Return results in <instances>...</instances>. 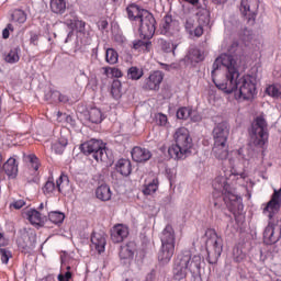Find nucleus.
<instances>
[{"instance_id":"58","label":"nucleus","mask_w":281,"mask_h":281,"mask_svg":"<svg viewBox=\"0 0 281 281\" xmlns=\"http://www.w3.org/2000/svg\"><path fill=\"white\" fill-rule=\"evenodd\" d=\"M145 281H155V276L153 273H148Z\"/></svg>"},{"instance_id":"23","label":"nucleus","mask_w":281,"mask_h":281,"mask_svg":"<svg viewBox=\"0 0 281 281\" xmlns=\"http://www.w3.org/2000/svg\"><path fill=\"white\" fill-rule=\"evenodd\" d=\"M134 254H136V243L134 241H128L119 249L121 260H133Z\"/></svg>"},{"instance_id":"35","label":"nucleus","mask_w":281,"mask_h":281,"mask_svg":"<svg viewBox=\"0 0 281 281\" xmlns=\"http://www.w3.org/2000/svg\"><path fill=\"white\" fill-rule=\"evenodd\" d=\"M266 93L270 98L280 99L281 98V85L280 83L270 85L269 87L266 88Z\"/></svg>"},{"instance_id":"49","label":"nucleus","mask_w":281,"mask_h":281,"mask_svg":"<svg viewBox=\"0 0 281 281\" xmlns=\"http://www.w3.org/2000/svg\"><path fill=\"white\" fill-rule=\"evenodd\" d=\"M189 119H191V121L194 122V123H198V122H200V121L202 120L201 115H200L196 111H194V112L189 116Z\"/></svg>"},{"instance_id":"10","label":"nucleus","mask_w":281,"mask_h":281,"mask_svg":"<svg viewBox=\"0 0 281 281\" xmlns=\"http://www.w3.org/2000/svg\"><path fill=\"white\" fill-rule=\"evenodd\" d=\"M205 57V50L198 46H189L182 63L186 67H195L198 64L203 63Z\"/></svg>"},{"instance_id":"30","label":"nucleus","mask_w":281,"mask_h":281,"mask_svg":"<svg viewBox=\"0 0 281 281\" xmlns=\"http://www.w3.org/2000/svg\"><path fill=\"white\" fill-rule=\"evenodd\" d=\"M26 159L29 160L30 162V166L31 168L33 169L34 172V176L31 180H29L30 183H36L38 182V178L36 176H38V169H40V159L38 157H36V155H29L26 156Z\"/></svg>"},{"instance_id":"1","label":"nucleus","mask_w":281,"mask_h":281,"mask_svg":"<svg viewBox=\"0 0 281 281\" xmlns=\"http://www.w3.org/2000/svg\"><path fill=\"white\" fill-rule=\"evenodd\" d=\"M222 67L226 70L225 79L220 80L214 77L212 80L216 89L226 94H231L238 89V93L235 94V99L238 100V102L251 101L256 95L255 79L249 75L240 78V72L238 68H236V63L231 55H220V57L213 61V68L220 69Z\"/></svg>"},{"instance_id":"13","label":"nucleus","mask_w":281,"mask_h":281,"mask_svg":"<svg viewBox=\"0 0 281 281\" xmlns=\"http://www.w3.org/2000/svg\"><path fill=\"white\" fill-rule=\"evenodd\" d=\"M162 81L164 72L160 70H155L154 72H150L147 78H145L142 89L145 91H158Z\"/></svg>"},{"instance_id":"9","label":"nucleus","mask_w":281,"mask_h":281,"mask_svg":"<svg viewBox=\"0 0 281 281\" xmlns=\"http://www.w3.org/2000/svg\"><path fill=\"white\" fill-rule=\"evenodd\" d=\"M36 244V233L33 229L23 228L16 239V246L22 252H29Z\"/></svg>"},{"instance_id":"54","label":"nucleus","mask_w":281,"mask_h":281,"mask_svg":"<svg viewBox=\"0 0 281 281\" xmlns=\"http://www.w3.org/2000/svg\"><path fill=\"white\" fill-rule=\"evenodd\" d=\"M238 47V42H233L232 46H229V53H236V48Z\"/></svg>"},{"instance_id":"4","label":"nucleus","mask_w":281,"mask_h":281,"mask_svg":"<svg viewBox=\"0 0 281 281\" xmlns=\"http://www.w3.org/2000/svg\"><path fill=\"white\" fill-rule=\"evenodd\" d=\"M160 241L161 248L158 252V261H160L161 265H168L175 255L176 235L173 226L168 224L165 228H162Z\"/></svg>"},{"instance_id":"24","label":"nucleus","mask_w":281,"mask_h":281,"mask_svg":"<svg viewBox=\"0 0 281 281\" xmlns=\"http://www.w3.org/2000/svg\"><path fill=\"white\" fill-rule=\"evenodd\" d=\"M190 149H191V146L171 145L168 148V155L172 159H183L184 155L188 154Z\"/></svg>"},{"instance_id":"17","label":"nucleus","mask_w":281,"mask_h":281,"mask_svg":"<svg viewBox=\"0 0 281 281\" xmlns=\"http://www.w3.org/2000/svg\"><path fill=\"white\" fill-rule=\"evenodd\" d=\"M173 138L176 146L192 147L190 131L186 127H179L178 130H176Z\"/></svg>"},{"instance_id":"52","label":"nucleus","mask_w":281,"mask_h":281,"mask_svg":"<svg viewBox=\"0 0 281 281\" xmlns=\"http://www.w3.org/2000/svg\"><path fill=\"white\" fill-rule=\"evenodd\" d=\"M8 244H9V241L4 237V234L0 232V247H5V246H8Z\"/></svg>"},{"instance_id":"20","label":"nucleus","mask_w":281,"mask_h":281,"mask_svg":"<svg viewBox=\"0 0 281 281\" xmlns=\"http://www.w3.org/2000/svg\"><path fill=\"white\" fill-rule=\"evenodd\" d=\"M132 160L135 162L142 164L146 162L151 158V153L147 148H140L139 146H135L131 151Z\"/></svg>"},{"instance_id":"33","label":"nucleus","mask_w":281,"mask_h":281,"mask_svg":"<svg viewBox=\"0 0 281 281\" xmlns=\"http://www.w3.org/2000/svg\"><path fill=\"white\" fill-rule=\"evenodd\" d=\"M146 40L147 41H142V40L135 41L133 43V48L140 53H149L151 48V42H150V38H146Z\"/></svg>"},{"instance_id":"2","label":"nucleus","mask_w":281,"mask_h":281,"mask_svg":"<svg viewBox=\"0 0 281 281\" xmlns=\"http://www.w3.org/2000/svg\"><path fill=\"white\" fill-rule=\"evenodd\" d=\"M188 271L194 277V281H202L199 272L201 271V256L194 255L191 257V252L186 250L175 261L172 267V278L177 281L184 280L188 276Z\"/></svg>"},{"instance_id":"25","label":"nucleus","mask_w":281,"mask_h":281,"mask_svg":"<svg viewBox=\"0 0 281 281\" xmlns=\"http://www.w3.org/2000/svg\"><path fill=\"white\" fill-rule=\"evenodd\" d=\"M104 246H106V240L102 234L93 233L91 235V247L97 250L98 254L104 252Z\"/></svg>"},{"instance_id":"14","label":"nucleus","mask_w":281,"mask_h":281,"mask_svg":"<svg viewBox=\"0 0 281 281\" xmlns=\"http://www.w3.org/2000/svg\"><path fill=\"white\" fill-rule=\"evenodd\" d=\"M239 12L248 22L256 21V12H258V0H241Z\"/></svg>"},{"instance_id":"26","label":"nucleus","mask_w":281,"mask_h":281,"mask_svg":"<svg viewBox=\"0 0 281 281\" xmlns=\"http://www.w3.org/2000/svg\"><path fill=\"white\" fill-rule=\"evenodd\" d=\"M0 167L9 177L16 176V172L19 171V166L16 165V159L14 157L7 159V162L3 164V166L0 165Z\"/></svg>"},{"instance_id":"21","label":"nucleus","mask_w":281,"mask_h":281,"mask_svg":"<svg viewBox=\"0 0 281 281\" xmlns=\"http://www.w3.org/2000/svg\"><path fill=\"white\" fill-rule=\"evenodd\" d=\"M178 27V22L171 15H165L160 25V33L162 35H171Z\"/></svg>"},{"instance_id":"42","label":"nucleus","mask_w":281,"mask_h":281,"mask_svg":"<svg viewBox=\"0 0 281 281\" xmlns=\"http://www.w3.org/2000/svg\"><path fill=\"white\" fill-rule=\"evenodd\" d=\"M222 243L223 241H222L221 237H216L215 241H213V257L215 258V260L221 258L222 250H223V244Z\"/></svg>"},{"instance_id":"15","label":"nucleus","mask_w":281,"mask_h":281,"mask_svg":"<svg viewBox=\"0 0 281 281\" xmlns=\"http://www.w3.org/2000/svg\"><path fill=\"white\" fill-rule=\"evenodd\" d=\"M125 12H127L128 21H132V22L143 20L144 16H147V18L154 16L146 9H140L139 5L134 3L128 4L127 8H125Z\"/></svg>"},{"instance_id":"12","label":"nucleus","mask_w":281,"mask_h":281,"mask_svg":"<svg viewBox=\"0 0 281 281\" xmlns=\"http://www.w3.org/2000/svg\"><path fill=\"white\" fill-rule=\"evenodd\" d=\"M135 23H138V32H140V36L144 40H150L154 37L155 34V18L154 16H144L140 20H135L133 21Z\"/></svg>"},{"instance_id":"55","label":"nucleus","mask_w":281,"mask_h":281,"mask_svg":"<svg viewBox=\"0 0 281 281\" xmlns=\"http://www.w3.org/2000/svg\"><path fill=\"white\" fill-rule=\"evenodd\" d=\"M9 36H10V31H9V30H3V31H2V37L5 38V40H8Z\"/></svg>"},{"instance_id":"64","label":"nucleus","mask_w":281,"mask_h":281,"mask_svg":"<svg viewBox=\"0 0 281 281\" xmlns=\"http://www.w3.org/2000/svg\"><path fill=\"white\" fill-rule=\"evenodd\" d=\"M119 0H110L112 4H115Z\"/></svg>"},{"instance_id":"5","label":"nucleus","mask_w":281,"mask_h":281,"mask_svg":"<svg viewBox=\"0 0 281 281\" xmlns=\"http://www.w3.org/2000/svg\"><path fill=\"white\" fill-rule=\"evenodd\" d=\"M80 151L90 159H93L97 162H102L106 159V148L104 143L100 139L91 138L90 140L85 142L80 145Z\"/></svg>"},{"instance_id":"29","label":"nucleus","mask_w":281,"mask_h":281,"mask_svg":"<svg viewBox=\"0 0 281 281\" xmlns=\"http://www.w3.org/2000/svg\"><path fill=\"white\" fill-rule=\"evenodd\" d=\"M19 60H20V47L19 46L10 48V50L3 55V61H5L10 65H14V64L19 63Z\"/></svg>"},{"instance_id":"3","label":"nucleus","mask_w":281,"mask_h":281,"mask_svg":"<svg viewBox=\"0 0 281 281\" xmlns=\"http://www.w3.org/2000/svg\"><path fill=\"white\" fill-rule=\"evenodd\" d=\"M229 128L226 122L216 124L213 128V154L216 159L224 160L228 157L227 139Z\"/></svg>"},{"instance_id":"34","label":"nucleus","mask_w":281,"mask_h":281,"mask_svg":"<svg viewBox=\"0 0 281 281\" xmlns=\"http://www.w3.org/2000/svg\"><path fill=\"white\" fill-rule=\"evenodd\" d=\"M157 46L158 48H160L162 53H167V54L175 53V50L177 49V46H175L173 44H171L165 38H158Z\"/></svg>"},{"instance_id":"45","label":"nucleus","mask_w":281,"mask_h":281,"mask_svg":"<svg viewBox=\"0 0 281 281\" xmlns=\"http://www.w3.org/2000/svg\"><path fill=\"white\" fill-rule=\"evenodd\" d=\"M67 271H60L59 274H57V281H72V272L70 271V267L66 268Z\"/></svg>"},{"instance_id":"50","label":"nucleus","mask_w":281,"mask_h":281,"mask_svg":"<svg viewBox=\"0 0 281 281\" xmlns=\"http://www.w3.org/2000/svg\"><path fill=\"white\" fill-rule=\"evenodd\" d=\"M13 209L15 210H21L23 206H25V201L23 200H16L14 203H13Z\"/></svg>"},{"instance_id":"36","label":"nucleus","mask_w":281,"mask_h":281,"mask_svg":"<svg viewBox=\"0 0 281 281\" xmlns=\"http://www.w3.org/2000/svg\"><path fill=\"white\" fill-rule=\"evenodd\" d=\"M64 218H66V216L64 215L63 212H49V214H47V220H49L50 223H53L54 225H61L64 222Z\"/></svg>"},{"instance_id":"19","label":"nucleus","mask_w":281,"mask_h":281,"mask_svg":"<svg viewBox=\"0 0 281 281\" xmlns=\"http://www.w3.org/2000/svg\"><path fill=\"white\" fill-rule=\"evenodd\" d=\"M184 30L188 32L189 37L191 38H199L204 34V30L201 25L195 27V20L191 16L186 18L184 20Z\"/></svg>"},{"instance_id":"27","label":"nucleus","mask_w":281,"mask_h":281,"mask_svg":"<svg viewBox=\"0 0 281 281\" xmlns=\"http://www.w3.org/2000/svg\"><path fill=\"white\" fill-rule=\"evenodd\" d=\"M132 165L130 159H119L116 162V171L121 173V176L128 177L132 172Z\"/></svg>"},{"instance_id":"7","label":"nucleus","mask_w":281,"mask_h":281,"mask_svg":"<svg viewBox=\"0 0 281 281\" xmlns=\"http://www.w3.org/2000/svg\"><path fill=\"white\" fill-rule=\"evenodd\" d=\"M262 214L269 218V221H272L276 215L280 212L281 207V188L273 189L272 195H270V200L267 203L262 204Z\"/></svg>"},{"instance_id":"48","label":"nucleus","mask_w":281,"mask_h":281,"mask_svg":"<svg viewBox=\"0 0 281 281\" xmlns=\"http://www.w3.org/2000/svg\"><path fill=\"white\" fill-rule=\"evenodd\" d=\"M110 75L113 76V78L123 77V72L120 70V68H111Z\"/></svg>"},{"instance_id":"22","label":"nucleus","mask_w":281,"mask_h":281,"mask_svg":"<svg viewBox=\"0 0 281 281\" xmlns=\"http://www.w3.org/2000/svg\"><path fill=\"white\" fill-rule=\"evenodd\" d=\"M25 217L29 220L31 225H35L37 227H43L47 221L46 216H42L37 210H29L25 212Z\"/></svg>"},{"instance_id":"6","label":"nucleus","mask_w":281,"mask_h":281,"mask_svg":"<svg viewBox=\"0 0 281 281\" xmlns=\"http://www.w3.org/2000/svg\"><path fill=\"white\" fill-rule=\"evenodd\" d=\"M268 122L262 116H257L251 126V142L257 148H265L268 144Z\"/></svg>"},{"instance_id":"28","label":"nucleus","mask_w":281,"mask_h":281,"mask_svg":"<svg viewBox=\"0 0 281 281\" xmlns=\"http://www.w3.org/2000/svg\"><path fill=\"white\" fill-rule=\"evenodd\" d=\"M49 8H50V12H53V14L63 15L64 13H66L67 1L66 0H50Z\"/></svg>"},{"instance_id":"57","label":"nucleus","mask_w":281,"mask_h":281,"mask_svg":"<svg viewBox=\"0 0 281 281\" xmlns=\"http://www.w3.org/2000/svg\"><path fill=\"white\" fill-rule=\"evenodd\" d=\"M100 27H101V30H106V27H108V21H101V22H100Z\"/></svg>"},{"instance_id":"41","label":"nucleus","mask_w":281,"mask_h":281,"mask_svg":"<svg viewBox=\"0 0 281 281\" xmlns=\"http://www.w3.org/2000/svg\"><path fill=\"white\" fill-rule=\"evenodd\" d=\"M194 112L195 111H193L191 108H179L178 112H176V117L186 121L189 120Z\"/></svg>"},{"instance_id":"59","label":"nucleus","mask_w":281,"mask_h":281,"mask_svg":"<svg viewBox=\"0 0 281 281\" xmlns=\"http://www.w3.org/2000/svg\"><path fill=\"white\" fill-rule=\"evenodd\" d=\"M111 69H113V68L104 67V68H103V70H104V76H110V75H111Z\"/></svg>"},{"instance_id":"39","label":"nucleus","mask_w":281,"mask_h":281,"mask_svg":"<svg viewBox=\"0 0 281 281\" xmlns=\"http://www.w3.org/2000/svg\"><path fill=\"white\" fill-rule=\"evenodd\" d=\"M143 76H144V70H142L140 68H137L136 66H132L127 70V77L130 80L137 81V80H140Z\"/></svg>"},{"instance_id":"60","label":"nucleus","mask_w":281,"mask_h":281,"mask_svg":"<svg viewBox=\"0 0 281 281\" xmlns=\"http://www.w3.org/2000/svg\"><path fill=\"white\" fill-rule=\"evenodd\" d=\"M44 281H56V279L54 278V276L49 274L44 278Z\"/></svg>"},{"instance_id":"46","label":"nucleus","mask_w":281,"mask_h":281,"mask_svg":"<svg viewBox=\"0 0 281 281\" xmlns=\"http://www.w3.org/2000/svg\"><path fill=\"white\" fill-rule=\"evenodd\" d=\"M155 122L157 123V125L166 127L168 125V116L164 113L155 114Z\"/></svg>"},{"instance_id":"43","label":"nucleus","mask_w":281,"mask_h":281,"mask_svg":"<svg viewBox=\"0 0 281 281\" xmlns=\"http://www.w3.org/2000/svg\"><path fill=\"white\" fill-rule=\"evenodd\" d=\"M12 21L18 24H23L26 22V14L22 10H15L12 13Z\"/></svg>"},{"instance_id":"40","label":"nucleus","mask_w":281,"mask_h":281,"mask_svg":"<svg viewBox=\"0 0 281 281\" xmlns=\"http://www.w3.org/2000/svg\"><path fill=\"white\" fill-rule=\"evenodd\" d=\"M119 57H120V56L117 55V52L114 50L113 48H108V49H106L105 61H106L108 64H110L111 66L117 64Z\"/></svg>"},{"instance_id":"51","label":"nucleus","mask_w":281,"mask_h":281,"mask_svg":"<svg viewBox=\"0 0 281 281\" xmlns=\"http://www.w3.org/2000/svg\"><path fill=\"white\" fill-rule=\"evenodd\" d=\"M38 41H40L38 34L31 35V37H30L31 45L38 46Z\"/></svg>"},{"instance_id":"47","label":"nucleus","mask_w":281,"mask_h":281,"mask_svg":"<svg viewBox=\"0 0 281 281\" xmlns=\"http://www.w3.org/2000/svg\"><path fill=\"white\" fill-rule=\"evenodd\" d=\"M10 258H12L10 251L5 248H0V260L2 261V263L8 265Z\"/></svg>"},{"instance_id":"62","label":"nucleus","mask_w":281,"mask_h":281,"mask_svg":"<svg viewBox=\"0 0 281 281\" xmlns=\"http://www.w3.org/2000/svg\"><path fill=\"white\" fill-rule=\"evenodd\" d=\"M2 153H0V171L2 170Z\"/></svg>"},{"instance_id":"37","label":"nucleus","mask_w":281,"mask_h":281,"mask_svg":"<svg viewBox=\"0 0 281 281\" xmlns=\"http://www.w3.org/2000/svg\"><path fill=\"white\" fill-rule=\"evenodd\" d=\"M157 190H158V178H154L150 182L145 184L143 193L147 196H150L151 194H155Z\"/></svg>"},{"instance_id":"53","label":"nucleus","mask_w":281,"mask_h":281,"mask_svg":"<svg viewBox=\"0 0 281 281\" xmlns=\"http://www.w3.org/2000/svg\"><path fill=\"white\" fill-rule=\"evenodd\" d=\"M59 102L67 103L69 102V97L66 94L59 93Z\"/></svg>"},{"instance_id":"18","label":"nucleus","mask_w":281,"mask_h":281,"mask_svg":"<svg viewBox=\"0 0 281 281\" xmlns=\"http://www.w3.org/2000/svg\"><path fill=\"white\" fill-rule=\"evenodd\" d=\"M281 237V229H276L271 224L267 225L263 231V243L268 246L274 245Z\"/></svg>"},{"instance_id":"63","label":"nucleus","mask_w":281,"mask_h":281,"mask_svg":"<svg viewBox=\"0 0 281 281\" xmlns=\"http://www.w3.org/2000/svg\"><path fill=\"white\" fill-rule=\"evenodd\" d=\"M2 111V98L0 97V112Z\"/></svg>"},{"instance_id":"61","label":"nucleus","mask_w":281,"mask_h":281,"mask_svg":"<svg viewBox=\"0 0 281 281\" xmlns=\"http://www.w3.org/2000/svg\"><path fill=\"white\" fill-rule=\"evenodd\" d=\"M3 30L10 31V32H14V26L12 24H7V27L3 29Z\"/></svg>"},{"instance_id":"8","label":"nucleus","mask_w":281,"mask_h":281,"mask_svg":"<svg viewBox=\"0 0 281 281\" xmlns=\"http://www.w3.org/2000/svg\"><path fill=\"white\" fill-rule=\"evenodd\" d=\"M67 187H69V178L65 175H60L56 183H54L53 180H47L42 191L44 196L53 198L55 192L64 193Z\"/></svg>"},{"instance_id":"16","label":"nucleus","mask_w":281,"mask_h":281,"mask_svg":"<svg viewBox=\"0 0 281 281\" xmlns=\"http://www.w3.org/2000/svg\"><path fill=\"white\" fill-rule=\"evenodd\" d=\"M130 236V228L124 224H116L111 229V241L114 244L123 243Z\"/></svg>"},{"instance_id":"38","label":"nucleus","mask_w":281,"mask_h":281,"mask_svg":"<svg viewBox=\"0 0 281 281\" xmlns=\"http://www.w3.org/2000/svg\"><path fill=\"white\" fill-rule=\"evenodd\" d=\"M90 122L94 124H101L103 121L102 111L99 108H93L89 112Z\"/></svg>"},{"instance_id":"31","label":"nucleus","mask_w":281,"mask_h":281,"mask_svg":"<svg viewBox=\"0 0 281 281\" xmlns=\"http://www.w3.org/2000/svg\"><path fill=\"white\" fill-rule=\"evenodd\" d=\"M94 194L97 195V199L102 202H108L111 200V189L108 184H101L98 187Z\"/></svg>"},{"instance_id":"32","label":"nucleus","mask_w":281,"mask_h":281,"mask_svg":"<svg viewBox=\"0 0 281 281\" xmlns=\"http://www.w3.org/2000/svg\"><path fill=\"white\" fill-rule=\"evenodd\" d=\"M66 25L70 30L77 31L79 33H82L86 31V22H83L79 19L67 20Z\"/></svg>"},{"instance_id":"44","label":"nucleus","mask_w":281,"mask_h":281,"mask_svg":"<svg viewBox=\"0 0 281 281\" xmlns=\"http://www.w3.org/2000/svg\"><path fill=\"white\" fill-rule=\"evenodd\" d=\"M111 95H113L114 99L121 98V82L120 80H114L111 85Z\"/></svg>"},{"instance_id":"56","label":"nucleus","mask_w":281,"mask_h":281,"mask_svg":"<svg viewBox=\"0 0 281 281\" xmlns=\"http://www.w3.org/2000/svg\"><path fill=\"white\" fill-rule=\"evenodd\" d=\"M213 4H225L227 0H212Z\"/></svg>"},{"instance_id":"11","label":"nucleus","mask_w":281,"mask_h":281,"mask_svg":"<svg viewBox=\"0 0 281 281\" xmlns=\"http://www.w3.org/2000/svg\"><path fill=\"white\" fill-rule=\"evenodd\" d=\"M223 202H225L226 209H228L233 215L241 214L244 205L240 195L226 191L223 193Z\"/></svg>"}]
</instances>
